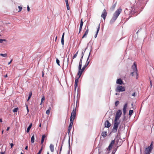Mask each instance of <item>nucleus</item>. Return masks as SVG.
I'll return each instance as SVG.
<instances>
[{
  "mask_svg": "<svg viewBox=\"0 0 154 154\" xmlns=\"http://www.w3.org/2000/svg\"><path fill=\"white\" fill-rule=\"evenodd\" d=\"M7 77H8V75H7V74L6 75H5L4 76V77L5 78Z\"/></svg>",
  "mask_w": 154,
  "mask_h": 154,
  "instance_id": "obj_56",
  "label": "nucleus"
},
{
  "mask_svg": "<svg viewBox=\"0 0 154 154\" xmlns=\"http://www.w3.org/2000/svg\"><path fill=\"white\" fill-rule=\"evenodd\" d=\"M64 34H65V33L63 32V35H62V37L61 38H64Z\"/></svg>",
  "mask_w": 154,
  "mask_h": 154,
  "instance_id": "obj_49",
  "label": "nucleus"
},
{
  "mask_svg": "<svg viewBox=\"0 0 154 154\" xmlns=\"http://www.w3.org/2000/svg\"><path fill=\"white\" fill-rule=\"evenodd\" d=\"M76 116V108L74 109L72 112L71 114V116L70 117V124L69 125V126L72 127L73 123V122L74 120L75 119V117Z\"/></svg>",
  "mask_w": 154,
  "mask_h": 154,
  "instance_id": "obj_2",
  "label": "nucleus"
},
{
  "mask_svg": "<svg viewBox=\"0 0 154 154\" xmlns=\"http://www.w3.org/2000/svg\"><path fill=\"white\" fill-rule=\"evenodd\" d=\"M122 10L121 8L118 9L113 14V16L110 21V23L113 24L117 19L119 14L122 11Z\"/></svg>",
  "mask_w": 154,
  "mask_h": 154,
  "instance_id": "obj_1",
  "label": "nucleus"
},
{
  "mask_svg": "<svg viewBox=\"0 0 154 154\" xmlns=\"http://www.w3.org/2000/svg\"><path fill=\"white\" fill-rule=\"evenodd\" d=\"M51 107H49L48 109V110H47L46 111V114L49 115V113H50V111H51Z\"/></svg>",
  "mask_w": 154,
  "mask_h": 154,
  "instance_id": "obj_24",
  "label": "nucleus"
},
{
  "mask_svg": "<svg viewBox=\"0 0 154 154\" xmlns=\"http://www.w3.org/2000/svg\"><path fill=\"white\" fill-rule=\"evenodd\" d=\"M9 129H10V127H8L7 128L6 130L8 131L9 130Z\"/></svg>",
  "mask_w": 154,
  "mask_h": 154,
  "instance_id": "obj_53",
  "label": "nucleus"
},
{
  "mask_svg": "<svg viewBox=\"0 0 154 154\" xmlns=\"http://www.w3.org/2000/svg\"><path fill=\"white\" fill-rule=\"evenodd\" d=\"M2 122V119H0V122Z\"/></svg>",
  "mask_w": 154,
  "mask_h": 154,
  "instance_id": "obj_55",
  "label": "nucleus"
},
{
  "mask_svg": "<svg viewBox=\"0 0 154 154\" xmlns=\"http://www.w3.org/2000/svg\"><path fill=\"white\" fill-rule=\"evenodd\" d=\"M6 40L5 39H0V43H2L3 41H6Z\"/></svg>",
  "mask_w": 154,
  "mask_h": 154,
  "instance_id": "obj_39",
  "label": "nucleus"
},
{
  "mask_svg": "<svg viewBox=\"0 0 154 154\" xmlns=\"http://www.w3.org/2000/svg\"><path fill=\"white\" fill-rule=\"evenodd\" d=\"M82 66V64L79 63V72L77 73V75H79V78L80 77L83 72V71L82 70V69H81Z\"/></svg>",
  "mask_w": 154,
  "mask_h": 154,
  "instance_id": "obj_7",
  "label": "nucleus"
},
{
  "mask_svg": "<svg viewBox=\"0 0 154 154\" xmlns=\"http://www.w3.org/2000/svg\"><path fill=\"white\" fill-rule=\"evenodd\" d=\"M125 88L124 86H122L120 85H118L116 89V92H123L125 91Z\"/></svg>",
  "mask_w": 154,
  "mask_h": 154,
  "instance_id": "obj_3",
  "label": "nucleus"
},
{
  "mask_svg": "<svg viewBox=\"0 0 154 154\" xmlns=\"http://www.w3.org/2000/svg\"><path fill=\"white\" fill-rule=\"evenodd\" d=\"M18 8H19V10L18 11V12H20V11H21L22 9V7H21V6H18Z\"/></svg>",
  "mask_w": 154,
  "mask_h": 154,
  "instance_id": "obj_40",
  "label": "nucleus"
},
{
  "mask_svg": "<svg viewBox=\"0 0 154 154\" xmlns=\"http://www.w3.org/2000/svg\"><path fill=\"white\" fill-rule=\"evenodd\" d=\"M111 126V124L108 121H106L105 123V127L109 128Z\"/></svg>",
  "mask_w": 154,
  "mask_h": 154,
  "instance_id": "obj_13",
  "label": "nucleus"
},
{
  "mask_svg": "<svg viewBox=\"0 0 154 154\" xmlns=\"http://www.w3.org/2000/svg\"><path fill=\"white\" fill-rule=\"evenodd\" d=\"M82 27L80 26V27H79V33H80V32L81 31V30L82 29Z\"/></svg>",
  "mask_w": 154,
  "mask_h": 154,
  "instance_id": "obj_48",
  "label": "nucleus"
},
{
  "mask_svg": "<svg viewBox=\"0 0 154 154\" xmlns=\"http://www.w3.org/2000/svg\"><path fill=\"white\" fill-rule=\"evenodd\" d=\"M32 92H30L29 93V97H28V98L27 99V101H28L30 99V97L32 96Z\"/></svg>",
  "mask_w": 154,
  "mask_h": 154,
  "instance_id": "obj_28",
  "label": "nucleus"
},
{
  "mask_svg": "<svg viewBox=\"0 0 154 154\" xmlns=\"http://www.w3.org/2000/svg\"><path fill=\"white\" fill-rule=\"evenodd\" d=\"M127 105H128V104L127 103H125L124 106V107H123V114H124V118L123 119V121L125 119V115L126 113V109L127 106Z\"/></svg>",
  "mask_w": 154,
  "mask_h": 154,
  "instance_id": "obj_8",
  "label": "nucleus"
},
{
  "mask_svg": "<svg viewBox=\"0 0 154 154\" xmlns=\"http://www.w3.org/2000/svg\"><path fill=\"white\" fill-rule=\"evenodd\" d=\"M56 63L59 66H60V61L58 59H56Z\"/></svg>",
  "mask_w": 154,
  "mask_h": 154,
  "instance_id": "obj_36",
  "label": "nucleus"
},
{
  "mask_svg": "<svg viewBox=\"0 0 154 154\" xmlns=\"http://www.w3.org/2000/svg\"><path fill=\"white\" fill-rule=\"evenodd\" d=\"M115 94L116 95H119V94L118 93H116Z\"/></svg>",
  "mask_w": 154,
  "mask_h": 154,
  "instance_id": "obj_59",
  "label": "nucleus"
},
{
  "mask_svg": "<svg viewBox=\"0 0 154 154\" xmlns=\"http://www.w3.org/2000/svg\"><path fill=\"white\" fill-rule=\"evenodd\" d=\"M72 127H71V126H69V128H68V129H69V130H71V129H72Z\"/></svg>",
  "mask_w": 154,
  "mask_h": 154,
  "instance_id": "obj_50",
  "label": "nucleus"
},
{
  "mask_svg": "<svg viewBox=\"0 0 154 154\" xmlns=\"http://www.w3.org/2000/svg\"><path fill=\"white\" fill-rule=\"evenodd\" d=\"M79 79V78H78V79H75V83L74 86L75 87V89H76L77 86V83H78V79Z\"/></svg>",
  "mask_w": 154,
  "mask_h": 154,
  "instance_id": "obj_17",
  "label": "nucleus"
},
{
  "mask_svg": "<svg viewBox=\"0 0 154 154\" xmlns=\"http://www.w3.org/2000/svg\"><path fill=\"white\" fill-rule=\"evenodd\" d=\"M116 5V3H115L114 4H113L112 6L110 8V9L111 11H113L115 8Z\"/></svg>",
  "mask_w": 154,
  "mask_h": 154,
  "instance_id": "obj_20",
  "label": "nucleus"
},
{
  "mask_svg": "<svg viewBox=\"0 0 154 154\" xmlns=\"http://www.w3.org/2000/svg\"><path fill=\"white\" fill-rule=\"evenodd\" d=\"M151 151L149 148H146L145 150V154H150Z\"/></svg>",
  "mask_w": 154,
  "mask_h": 154,
  "instance_id": "obj_14",
  "label": "nucleus"
},
{
  "mask_svg": "<svg viewBox=\"0 0 154 154\" xmlns=\"http://www.w3.org/2000/svg\"><path fill=\"white\" fill-rule=\"evenodd\" d=\"M32 124L31 123L27 128L26 131L27 133H28L29 132V130L32 127Z\"/></svg>",
  "mask_w": 154,
  "mask_h": 154,
  "instance_id": "obj_22",
  "label": "nucleus"
},
{
  "mask_svg": "<svg viewBox=\"0 0 154 154\" xmlns=\"http://www.w3.org/2000/svg\"><path fill=\"white\" fill-rule=\"evenodd\" d=\"M70 130H69V129H68V132L69 133H69H70Z\"/></svg>",
  "mask_w": 154,
  "mask_h": 154,
  "instance_id": "obj_54",
  "label": "nucleus"
},
{
  "mask_svg": "<svg viewBox=\"0 0 154 154\" xmlns=\"http://www.w3.org/2000/svg\"><path fill=\"white\" fill-rule=\"evenodd\" d=\"M100 24H99V26H98V27L97 29V32H96V33L95 35V38H96V37H97V35L98 34V32H99V31L100 30Z\"/></svg>",
  "mask_w": 154,
  "mask_h": 154,
  "instance_id": "obj_21",
  "label": "nucleus"
},
{
  "mask_svg": "<svg viewBox=\"0 0 154 154\" xmlns=\"http://www.w3.org/2000/svg\"><path fill=\"white\" fill-rule=\"evenodd\" d=\"M115 141L114 140H112L111 141L110 144L109 145L108 148H107V150L109 151L112 148V146H113V145H114V144L115 143Z\"/></svg>",
  "mask_w": 154,
  "mask_h": 154,
  "instance_id": "obj_9",
  "label": "nucleus"
},
{
  "mask_svg": "<svg viewBox=\"0 0 154 154\" xmlns=\"http://www.w3.org/2000/svg\"><path fill=\"white\" fill-rule=\"evenodd\" d=\"M42 150V148L39 150V152L37 154H40Z\"/></svg>",
  "mask_w": 154,
  "mask_h": 154,
  "instance_id": "obj_42",
  "label": "nucleus"
},
{
  "mask_svg": "<svg viewBox=\"0 0 154 154\" xmlns=\"http://www.w3.org/2000/svg\"><path fill=\"white\" fill-rule=\"evenodd\" d=\"M82 59H83V58L81 57V59L80 60V61H79V64H82Z\"/></svg>",
  "mask_w": 154,
  "mask_h": 154,
  "instance_id": "obj_41",
  "label": "nucleus"
},
{
  "mask_svg": "<svg viewBox=\"0 0 154 154\" xmlns=\"http://www.w3.org/2000/svg\"><path fill=\"white\" fill-rule=\"evenodd\" d=\"M61 149H62V146L60 148V152L61 151Z\"/></svg>",
  "mask_w": 154,
  "mask_h": 154,
  "instance_id": "obj_63",
  "label": "nucleus"
},
{
  "mask_svg": "<svg viewBox=\"0 0 154 154\" xmlns=\"http://www.w3.org/2000/svg\"><path fill=\"white\" fill-rule=\"evenodd\" d=\"M119 123V122H118L117 120L115 121V120L114 119V123L112 129L113 132H115L117 131Z\"/></svg>",
  "mask_w": 154,
  "mask_h": 154,
  "instance_id": "obj_4",
  "label": "nucleus"
},
{
  "mask_svg": "<svg viewBox=\"0 0 154 154\" xmlns=\"http://www.w3.org/2000/svg\"><path fill=\"white\" fill-rule=\"evenodd\" d=\"M78 51H77V52L72 57L73 59H74L76 57L78 54Z\"/></svg>",
  "mask_w": 154,
  "mask_h": 154,
  "instance_id": "obj_31",
  "label": "nucleus"
},
{
  "mask_svg": "<svg viewBox=\"0 0 154 154\" xmlns=\"http://www.w3.org/2000/svg\"><path fill=\"white\" fill-rule=\"evenodd\" d=\"M152 143H151V144H150V145L148 147H147V148H149V149H150V150H152Z\"/></svg>",
  "mask_w": 154,
  "mask_h": 154,
  "instance_id": "obj_35",
  "label": "nucleus"
},
{
  "mask_svg": "<svg viewBox=\"0 0 154 154\" xmlns=\"http://www.w3.org/2000/svg\"><path fill=\"white\" fill-rule=\"evenodd\" d=\"M12 60L9 62H8V64L9 65L12 62Z\"/></svg>",
  "mask_w": 154,
  "mask_h": 154,
  "instance_id": "obj_52",
  "label": "nucleus"
},
{
  "mask_svg": "<svg viewBox=\"0 0 154 154\" xmlns=\"http://www.w3.org/2000/svg\"><path fill=\"white\" fill-rule=\"evenodd\" d=\"M34 135H33L31 138V142L32 143H33L34 142Z\"/></svg>",
  "mask_w": 154,
  "mask_h": 154,
  "instance_id": "obj_26",
  "label": "nucleus"
},
{
  "mask_svg": "<svg viewBox=\"0 0 154 154\" xmlns=\"http://www.w3.org/2000/svg\"><path fill=\"white\" fill-rule=\"evenodd\" d=\"M1 154H5V152H1Z\"/></svg>",
  "mask_w": 154,
  "mask_h": 154,
  "instance_id": "obj_58",
  "label": "nucleus"
},
{
  "mask_svg": "<svg viewBox=\"0 0 154 154\" xmlns=\"http://www.w3.org/2000/svg\"><path fill=\"white\" fill-rule=\"evenodd\" d=\"M27 112H29V110L28 109V108L27 106Z\"/></svg>",
  "mask_w": 154,
  "mask_h": 154,
  "instance_id": "obj_57",
  "label": "nucleus"
},
{
  "mask_svg": "<svg viewBox=\"0 0 154 154\" xmlns=\"http://www.w3.org/2000/svg\"><path fill=\"white\" fill-rule=\"evenodd\" d=\"M18 109L17 108H15L13 110V112H17V110Z\"/></svg>",
  "mask_w": 154,
  "mask_h": 154,
  "instance_id": "obj_34",
  "label": "nucleus"
},
{
  "mask_svg": "<svg viewBox=\"0 0 154 154\" xmlns=\"http://www.w3.org/2000/svg\"><path fill=\"white\" fill-rule=\"evenodd\" d=\"M122 114V112L121 110H119L117 111L116 113L115 117V121L119 119L121 117Z\"/></svg>",
  "mask_w": 154,
  "mask_h": 154,
  "instance_id": "obj_5",
  "label": "nucleus"
},
{
  "mask_svg": "<svg viewBox=\"0 0 154 154\" xmlns=\"http://www.w3.org/2000/svg\"><path fill=\"white\" fill-rule=\"evenodd\" d=\"M28 146H26L25 148V149L26 150H27L28 149Z\"/></svg>",
  "mask_w": 154,
  "mask_h": 154,
  "instance_id": "obj_51",
  "label": "nucleus"
},
{
  "mask_svg": "<svg viewBox=\"0 0 154 154\" xmlns=\"http://www.w3.org/2000/svg\"><path fill=\"white\" fill-rule=\"evenodd\" d=\"M116 83L118 84L121 85L123 83V82L121 79H119L117 80Z\"/></svg>",
  "mask_w": 154,
  "mask_h": 154,
  "instance_id": "obj_15",
  "label": "nucleus"
},
{
  "mask_svg": "<svg viewBox=\"0 0 154 154\" xmlns=\"http://www.w3.org/2000/svg\"><path fill=\"white\" fill-rule=\"evenodd\" d=\"M91 51H92V49L91 48V50H90V52H89V55L88 56V58L87 59V61H86V63H85V65L83 66V67H82V70L83 71H83L84 70V69H85V68L88 66V64L89 63V61H88V60H89V57H90V56L91 53Z\"/></svg>",
  "mask_w": 154,
  "mask_h": 154,
  "instance_id": "obj_6",
  "label": "nucleus"
},
{
  "mask_svg": "<svg viewBox=\"0 0 154 154\" xmlns=\"http://www.w3.org/2000/svg\"><path fill=\"white\" fill-rule=\"evenodd\" d=\"M132 68L134 71L136 72V74L137 75V65L135 62L134 63V64L132 66Z\"/></svg>",
  "mask_w": 154,
  "mask_h": 154,
  "instance_id": "obj_10",
  "label": "nucleus"
},
{
  "mask_svg": "<svg viewBox=\"0 0 154 154\" xmlns=\"http://www.w3.org/2000/svg\"><path fill=\"white\" fill-rule=\"evenodd\" d=\"M10 145L11 146V148H12L13 146L14 145L12 143H11L10 144Z\"/></svg>",
  "mask_w": 154,
  "mask_h": 154,
  "instance_id": "obj_47",
  "label": "nucleus"
},
{
  "mask_svg": "<svg viewBox=\"0 0 154 154\" xmlns=\"http://www.w3.org/2000/svg\"><path fill=\"white\" fill-rule=\"evenodd\" d=\"M134 13V12L133 10V9L132 7H131L129 9V16L130 17H131Z\"/></svg>",
  "mask_w": 154,
  "mask_h": 154,
  "instance_id": "obj_12",
  "label": "nucleus"
},
{
  "mask_svg": "<svg viewBox=\"0 0 154 154\" xmlns=\"http://www.w3.org/2000/svg\"><path fill=\"white\" fill-rule=\"evenodd\" d=\"M0 55L4 57H6L7 56L6 54H0Z\"/></svg>",
  "mask_w": 154,
  "mask_h": 154,
  "instance_id": "obj_29",
  "label": "nucleus"
},
{
  "mask_svg": "<svg viewBox=\"0 0 154 154\" xmlns=\"http://www.w3.org/2000/svg\"><path fill=\"white\" fill-rule=\"evenodd\" d=\"M3 132H4V130H2V134H3Z\"/></svg>",
  "mask_w": 154,
  "mask_h": 154,
  "instance_id": "obj_61",
  "label": "nucleus"
},
{
  "mask_svg": "<svg viewBox=\"0 0 154 154\" xmlns=\"http://www.w3.org/2000/svg\"><path fill=\"white\" fill-rule=\"evenodd\" d=\"M57 36H56L55 38V41H56L57 40Z\"/></svg>",
  "mask_w": 154,
  "mask_h": 154,
  "instance_id": "obj_62",
  "label": "nucleus"
},
{
  "mask_svg": "<svg viewBox=\"0 0 154 154\" xmlns=\"http://www.w3.org/2000/svg\"><path fill=\"white\" fill-rule=\"evenodd\" d=\"M65 2H68V0H65Z\"/></svg>",
  "mask_w": 154,
  "mask_h": 154,
  "instance_id": "obj_64",
  "label": "nucleus"
},
{
  "mask_svg": "<svg viewBox=\"0 0 154 154\" xmlns=\"http://www.w3.org/2000/svg\"><path fill=\"white\" fill-rule=\"evenodd\" d=\"M133 112V110H130L129 111V115L131 116L132 115Z\"/></svg>",
  "mask_w": 154,
  "mask_h": 154,
  "instance_id": "obj_32",
  "label": "nucleus"
},
{
  "mask_svg": "<svg viewBox=\"0 0 154 154\" xmlns=\"http://www.w3.org/2000/svg\"><path fill=\"white\" fill-rule=\"evenodd\" d=\"M86 49H87V48H86L85 49V51H84V52H82V57H82V58L83 57V56H84V53L85 52V50H86Z\"/></svg>",
  "mask_w": 154,
  "mask_h": 154,
  "instance_id": "obj_43",
  "label": "nucleus"
},
{
  "mask_svg": "<svg viewBox=\"0 0 154 154\" xmlns=\"http://www.w3.org/2000/svg\"><path fill=\"white\" fill-rule=\"evenodd\" d=\"M45 96H43L42 97V98L41 103L40 104V105H41V104H42V103L45 101Z\"/></svg>",
  "mask_w": 154,
  "mask_h": 154,
  "instance_id": "obj_27",
  "label": "nucleus"
},
{
  "mask_svg": "<svg viewBox=\"0 0 154 154\" xmlns=\"http://www.w3.org/2000/svg\"><path fill=\"white\" fill-rule=\"evenodd\" d=\"M132 95L134 97L136 95V93L135 92H134V93L132 94Z\"/></svg>",
  "mask_w": 154,
  "mask_h": 154,
  "instance_id": "obj_46",
  "label": "nucleus"
},
{
  "mask_svg": "<svg viewBox=\"0 0 154 154\" xmlns=\"http://www.w3.org/2000/svg\"><path fill=\"white\" fill-rule=\"evenodd\" d=\"M61 44L62 45H63L64 43V38H61Z\"/></svg>",
  "mask_w": 154,
  "mask_h": 154,
  "instance_id": "obj_37",
  "label": "nucleus"
},
{
  "mask_svg": "<svg viewBox=\"0 0 154 154\" xmlns=\"http://www.w3.org/2000/svg\"><path fill=\"white\" fill-rule=\"evenodd\" d=\"M107 15V13L106 11V10L104 9L103 11V12L101 16V17L103 18L104 20H105L106 17Z\"/></svg>",
  "mask_w": 154,
  "mask_h": 154,
  "instance_id": "obj_11",
  "label": "nucleus"
},
{
  "mask_svg": "<svg viewBox=\"0 0 154 154\" xmlns=\"http://www.w3.org/2000/svg\"><path fill=\"white\" fill-rule=\"evenodd\" d=\"M50 148L51 152H53L54 151V146L52 144H51L50 146Z\"/></svg>",
  "mask_w": 154,
  "mask_h": 154,
  "instance_id": "obj_18",
  "label": "nucleus"
},
{
  "mask_svg": "<svg viewBox=\"0 0 154 154\" xmlns=\"http://www.w3.org/2000/svg\"><path fill=\"white\" fill-rule=\"evenodd\" d=\"M66 7H67V9L68 10H69V3H68V2H66Z\"/></svg>",
  "mask_w": 154,
  "mask_h": 154,
  "instance_id": "obj_30",
  "label": "nucleus"
},
{
  "mask_svg": "<svg viewBox=\"0 0 154 154\" xmlns=\"http://www.w3.org/2000/svg\"><path fill=\"white\" fill-rule=\"evenodd\" d=\"M101 135L103 137H105L107 135V132H103L102 133Z\"/></svg>",
  "mask_w": 154,
  "mask_h": 154,
  "instance_id": "obj_25",
  "label": "nucleus"
},
{
  "mask_svg": "<svg viewBox=\"0 0 154 154\" xmlns=\"http://www.w3.org/2000/svg\"><path fill=\"white\" fill-rule=\"evenodd\" d=\"M125 14L129 15V9L126 8L125 10Z\"/></svg>",
  "mask_w": 154,
  "mask_h": 154,
  "instance_id": "obj_23",
  "label": "nucleus"
},
{
  "mask_svg": "<svg viewBox=\"0 0 154 154\" xmlns=\"http://www.w3.org/2000/svg\"><path fill=\"white\" fill-rule=\"evenodd\" d=\"M67 62H69V58H67Z\"/></svg>",
  "mask_w": 154,
  "mask_h": 154,
  "instance_id": "obj_60",
  "label": "nucleus"
},
{
  "mask_svg": "<svg viewBox=\"0 0 154 154\" xmlns=\"http://www.w3.org/2000/svg\"><path fill=\"white\" fill-rule=\"evenodd\" d=\"M134 74H136V72H135V71H133V72H132L131 74V75H132V76H133V75H134Z\"/></svg>",
  "mask_w": 154,
  "mask_h": 154,
  "instance_id": "obj_44",
  "label": "nucleus"
},
{
  "mask_svg": "<svg viewBox=\"0 0 154 154\" xmlns=\"http://www.w3.org/2000/svg\"><path fill=\"white\" fill-rule=\"evenodd\" d=\"M46 137V135L45 134H43L42 136V138L41 141V144H42L43 143L45 137Z\"/></svg>",
  "mask_w": 154,
  "mask_h": 154,
  "instance_id": "obj_19",
  "label": "nucleus"
},
{
  "mask_svg": "<svg viewBox=\"0 0 154 154\" xmlns=\"http://www.w3.org/2000/svg\"><path fill=\"white\" fill-rule=\"evenodd\" d=\"M89 31V29H88V26H87V28L86 29V31L85 32V33L83 35L82 38H84L88 34Z\"/></svg>",
  "mask_w": 154,
  "mask_h": 154,
  "instance_id": "obj_16",
  "label": "nucleus"
},
{
  "mask_svg": "<svg viewBox=\"0 0 154 154\" xmlns=\"http://www.w3.org/2000/svg\"><path fill=\"white\" fill-rule=\"evenodd\" d=\"M83 24V22L82 21V19L81 20L80 26L82 27Z\"/></svg>",
  "mask_w": 154,
  "mask_h": 154,
  "instance_id": "obj_33",
  "label": "nucleus"
},
{
  "mask_svg": "<svg viewBox=\"0 0 154 154\" xmlns=\"http://www.w3.org/2000/svg\"><path fill=\"white\" fill-rule=\"evenodd\" d=\"M119 101H116V102H115V105H116V106H118V105L119 104Z\"/></svg>",
  "mask_w": 154,
  "mask_h": 154,
  "instance_id": "obj_38",
  "label": "nucleus"
},
{
  "mask_svg": "<svg viewBox=\"0 0 154 154\" xmlns=\"http://www.w3.org/2000/svg\"><path fill=\"white\" fill-rule=\"evenodd\" d=\"M27 11H30V8L29 5H28L27 6Z\"/></svg>",
  "mask_w": 154,
  "mask_h": 154,
  "instance_id": "obj_45",
  "label": "nucleus"
}]
</instances>
